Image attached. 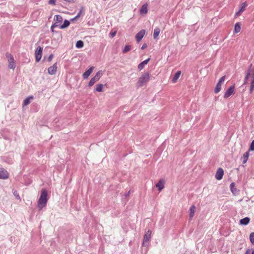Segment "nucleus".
<instances>
[{
	"label": "nucleus",
	"instance_id": "1",
	"mask_svg": "<svg viewBox=\"0 0 254 254\" xmlns=\"http://www.w3.org/2000/svg\"><path fill=\"white\" fill-rule=\"evenodd\" d=\"M249 80L251 81L250 93L251 94L254 89V68L250 69L247 71L245 78V83H246Z\"/></svg>",
	"mask_w": 254,
	"mask_h": 254
},
{
	"label": "nucleus",
	"instance_id": "2",
	"mask_svg": "<svg viewBox=\"0 0 254 254\" xmlns=\"http://www.w3.org/2000/svg\"><path fill=\"white\" fill-rule=\"evenodd\" d=\"M48 192L45 189L41 191L40 196L38 201V207L39 210H41L47 204Z\"/></svg>",
	"mask_w": 254,
	"mask_h": 254
},
{
	"label": "nucleus",
	"instance_id": "3",
	"mask_svg": "<svg viewBox=\"0 0 254 254\" xmlns=\"http://www.w3.org/2000/svg\"><path fill=\"white\" fill-rule=\"evenodd\" d=\"M150 78V74L149 72H145L141 75L138 78V84L139 86H142L145 83H147Z\"/></svg>",
	"mask_w": 254,
	"mask_h": 254
},
{
	"label": "nucleus",
	"instance_id": "4",
	"mask_svg": "<svg viewBox=\"0 0 254 254\" xmlns=\"http://www.w3.org/2000/svg\"><path fill=\"white\" fill-rule=\"evenodd\" d=\"M6 58L8 62L9 68L14 70L15 68V63L14 62V60L13 56L10 54H7L6 55Z\"/></svg>",
	"mask_w": 254,
	"mask_h": 254
},
{
	"label": "nucleus",
	"instance_id": "5",
	"mask_svg": "<svg viewBox=\"0 0 254 254\" xmlns=\"http://www.w3.org/2000/svg\"><path fill=\"white\" fill-rule=\"evenodd\" d=\"M42 51L43 48L39 46L37 48V49L35 50V59L36 62H39L40 60L42 58Z\"/></svg>",
	"mask_w": 254,
	"mask_h": 254
},
{
	"label": "nucleus",
	"instance_id": "6",
	"mask_svg": "<svg viewBox=\"0 0 254 254\" xmlns=\"http://www.w3.org/2000/svg\"><path fill=\"white\" fill-rule=\"evenodd\" d=\"M247 6H248V3L246 2H244L242 3L240 5L239 10L237 12H236L235 14V16L238 17V16H240V15H241L242 12L245 10Z\"/></svg>",
	"mask_w": 254,
	"mask_h": 254
},
{
	"label": "nucleus",
	"instance_id": "7",
	"mask_svg": "<svg viewBox=\"0 0 254 254\" xmlns=\"http://www.w3.org/2000/svg\"><path fill=\"white\" fill-rule=\"evenodd\" d=\"M151 231L150 230H148L146 232L143 238V242L142 243V246L145 247L146 243L149 242L151 239Z\"/></svg>",
	"mask_w": 254,
	"mask_h": 254
},
{
	"label": "nucleus",
	"instance_id": "8",
	"mask_svg": "<svg viewBox=\"0 0 254 254\" xmlns=\"http://www.w3.org/2000/svg\"><path fill=\"white\" fill-rule=\"evenodd\" d=\"M234 90H235V86L234 85L231 86L225 92L224 95V98H229L230 96H231L232 94H233L234 93Z\"/></svg>",
	"mask_w": 254,
	"mask_h": 254
},
{
	"label": "nucleus",
	"instance_id": "9",
	"mask_svg": "<svg viewBox=\"0 0 254 254\" xmlns=\"http://www.w3.org/2000/svg\"><path fill=\"white\" fill-rule=\"evenodd\" d=\"M145 33H146L145 30L144 29H142L136 34V35L135 36V38H136V40L137 42H139L141 40V39L144 36Z\"/></svg>",
	"mask_w": 254,
	"mask_h": 254
},
{
	"label": "nucleus",
	"instance_id": "10",
	"mask_svg": "<svg viewBox=\"0 0 254 254\" xmlns=\"http://www.w3.org/2000/svg\"><path fill=\"white\" fill-rule=\"evenodd\" d=\"M224 174L223 170L221 168H219L215 174V178L217 180H220L222 179Z\"/></svg>",
	"mask_w": 254,
	"mask_h": 254
},
{
	"label": "nucleus",
	"instance_id": "11",
	"mask_svg": "<svg viewBox=\"0 0 254 254\" xmlns=\"http://www.w3.org/2000/svg\"><path fill=\"white\" fill-rule=\"evenodd\" d=\"M8 177L7 172L2 168H0V179H5Z\"/></svg>",
	"mask_w": 254,
	"mask_h": 254
},
{
	"label": "nucleus",
	"instance_id": "12",
	"mask_svg": "<svg viewBox=\"0 0 254 254\" xmlns=\"http://www.w3.org/2000/svg\"><path fill=\"white\" fill-rule=\"evenodd\" d=\"M94 69V66L90 67L87 71L83 73L82 75L83 78L85 79H87L89 75L92 73Z\"/></svg>",
	"mask_w": 254,
	"mask_h": 254
},
{
	"label": "nucleus",
	"instance_id": "13",
	"mask_svg": "<svg viewBox=\"0 0 254 254\" xmlns=\"http://www.w3.org/2000/svg\"><path fill=\"white\" fill-rule=\"evenodd\" d=\"M57 69V64H54L52 66L49 67L48 69V72L49 74H54Z\"/></svg>",
	"mask_w": 254,
	"mask_h": 254
},
{
	"label": "nucleus",
	"instance_id": "14",
	"mask_svg": "<svg viewBox=\"0 0 254 254\" xmlns=\"http://www.w3.org/2000/svg\"><path fill=\"white\" fill-rule=\"evenodd\" d=\"M150 59L148 58L147 60H145V61H143L141 63H140L138 65V69L139 70H142L144 67V65L147 64L148 63V62L150 61Z\"/></svg>",
	"mask_w": 254,
	"mask_h": 254
},
{
	"label": "nucleus",
	"instance_id": "15",
	"mask_svg": "<svg viewBox=\"0 0 254 254\" xmlns=\"http://www.w3.org/2000/svg\"><path fill=\"white\" fill-rule=\"evenodd\" d=\"M230 188L232 192L234 194L236 195L238 193L239 190L236 188L235 183H232L230 184Z\"/></svg>",
	"mask_w": 254,
	"mask_h": 254
},
{
	"label": "nucleus",
	"instance_id": "16",
	"mask_svg": "<svg viewBox=\"0 0 254 254\" xmlns=\"http://www.w3.org/2000/svg\"><path fill=\"white\" fill-rule=\"evenodd\" d=\"M250 221V219L249 217H247L241 219L240 220V224L241 225H246L249 223Z\"/></svg>",
	"mask_w": 254,
	"mask_h": 254
},
{
	"label": "nucleus",
	"instance_id": "17",
	"mask_svg": "<svg viewBox=\"0 0 254 254\" xmlns=\"http://www.w3.org/2000/svg\"><path fill=\"white\" fill-rule=\"evenodd\" d=\"M181 74V71H178L174 76L173 78H172V81L173 83H176L179 78L180 77V75Z\"/></svg>",
	"mask_w": 254,
	"mask_h": 254
},
{
	"label": "nucleus",
	"instance_id": "18",
	"mask_svg": "<svg viewBox=\"0 0 254 254\" xmlns=\"http://www.w3.org/2000/svg\"><path fill=\"white\" fill-rule=\"evenodd\" d=\"M156 187L158 188L159 191H161L164 187V181L162 180H160L156 185Z\"/></svg>",
	"mask_w": 254,
	"mask_h": 254
},
{
	"label": "nucleus",
	"instance_id": "19",
	"mask_svg": "<svg viewBox=\"0 0 254 254\" xmlns=\"http://www.w3.org/2000/svg\"><path fill=\"white\" fill-rule=\"evenodd\" d=\"M241 23L240 22H237L235 25V28L234 30V32L235 33H238L241 31Z\"/></svg>",
	"mask_w": 254,
	"mask_h": 254
},
{
	"label": "nucleus",
	"instance_id": "20",
	"mask_svg": "<svg viewBox=\"0 0 254 254\" xmlns=\"http://www.w3.org/2000/svg\"><path fill=\"white\" fill-rule=\"evenodd\" d=\"M148 9H147V4H143L140 10V12L141 14H145L147 13Z\"/></svg>",
	"mask_w": 254,
	"mask_h": 254
},
{
	"label": "nucleus",
	"instance_id": "21",
	"mask_svg": "<svg viewBox=\"0 0 254 254\" xmlns=\"http://www.w3.org/2000/svg\"><path fill=\"white\" fill-rule=\"evenodd\" d=\"M54 20L56 21L55 23H57L58 25L59 23H61L63 21V18L62 16L60 15H56L54 17Z\"/></svg>",
	"mask_w": 254,
	"mask_h": 254
},
{
	"label": "nucleus",
	"instance_id": "22",
	"mask_svg": "<svg viewBox=\"0 0 254 254\" xmlns=\"http://www.w3.org/2000/svg\"><path fill=\"white\" fill-rule=\"evenodd\" d=\"M195 209H196V208L194 205H192L190 207V219H192V218L193 217V216L194 215Z\"/></svg>",
	"mask_w": 254,
	"mask_h": 254
},
{
	"label": "nucleus",
	"instance_id": "23",
	"mask_svg": "<svg viewBox=\"0 0 254 254\" xmlns=\"http://www.w3.org/2000/svg\"><path fill=\"white\" fill-rule=\"evenodd\" d=\"M160 29L159 28L156 27L155 28V29L154 30V33H153L154 39H157L158 36H159V35L160 34Z\"/></svg>",
	"mask_w": 254,
	"mask_h": 254
},
{
	"label": "nucleus",
	"instance_id": "24",
	"mask_svg": "<svg viewBox=\"0 0 254 254\" xmlns=\"http://www.w3.org/2000/svg\"><path fill=\"white\" fill-rule=\"evenodd\" d=\"M98 80H99L97 78H96L95 76H94L89 81V82L88 83V86L89 87H91L95 84V82H96Z\"/></svg>",
	"mask_w": 254,
	"mask_h": 254
},
{
	"label": "nucleus",
	"instance_id": "25",
	"mask_svg": "<svg viewBox=\"0 0 254 254\" xmlns=\"http://www.w3.org/2000/svg\"><path fill=\"white\" fill-rule=\"evenodd\" d=\"M33 99V96H29L28 98H27L26 99H25L23 101V105L24 106L28 105L31 102V100H32Z\"/></svg>",
	"mask_w": 254,
	"mask_h": 254
},
{
	"label": "nucleus",
	"instance_id": "26",
	"mask_svg": "<svg viewBox=\"0 0 254 254\" xmlns=\"http://www.w3.org/2000/svg\"><path fill=\"white\" fill-rule=\"evenodd\" d=\"M103 89V85L102 84H98L96 85L95 91L97 92H102Z\"/></svg>",
	"mask_w": 254,
	"mask_h": 254
},
{
	"label": "nucleus",
	"instance_id": "27",
	"mask_svg": "<svg viewBox=\"0 0 254 254\" xmlns=\"http://www.w3.org/2000/svg\"><path fill=\"white\" fill-rule=\"evenodd\" d=\"M70 24V22L67 20L64 21V24L60 26L61 29H64L67 27Z\"/></svg>",
	"mask_w": 254,
	"mask_h": 254
},
{
	"label": "nucleus",
	"instance_id": "28",
	"mask_svg": "<svg viewBox=\"0 0 254 254\" xmlns=\"http://www.w3.org/2000/svg\"><path fill=\"white\" fill-rule=\"evenodd\" d=\"M103 71L102 70H99L96 73L94 76L98 80H99L101 76L103 75Z\"/></svg>",
	"mask_w": 254,
	"mask_h": 254
},
{
	"label": "nucleus",
	"instance_id": "29",
	"mask_svg": "<svg viewBox=\"0 0 254 254\" xmlns=\"http://www.w3.org/2000/svg\"><path fill=\"white\" fill-rule=\"evenodd\" d=\"M84 46V44L82 41H78L76 43V47L77 48H82Z\"/></svg>",
	"mask_w": 254,
	"mask_h": 254
},
{
	"label": "nucleus",
	"instance_id": "30",
	"mask_svg": "<svg viewBox=\"0 0 254 254\" xmlns=\"http://www.w3.org/2000/svg\"><path fill=\"white\" fill-rule=\"evenodd\" d=\"M131 50V46L129 45H126L124 50H123V53H126L127 52Z\"/></svg>",
	"mask_w": 254,
	"mask_h": 254
},
{
	"label": "nucleus",
	"instance_id": "31",
	"mask_svg": "<svg viewBox=\"0 0 254 254\" xmlns=\"http://www.w3.org/2000/svg\"><path fill=\"white\" fill-rule=\"evenodd\" d=\"M221 90V86L218 85V84H216V86L215 88V89H214V92L215 93H218V92H219Z\"/></svg>",
	"mask_w": 254,
	"mask_h": 254
},
{
	"label": "nucleus",
	"instance_id": "32",
	"mask_svg": "<svg viewBox=\"0 0 254 254\" xmlns=\"http://www.w3.org/2000/svg\"><path fill=\"white\" fill-rule=\"evenodd\" d=\"M250 240L252 244L254 245V232H252L250 234Z\"/></svg>",
	"mask_w": 254,
	"mask_h": 254
},
{
	"label": "nucleus",
	"instance_id": "33",
	"mask_svg": "<svg viewBox=\"0 0 254 254\" xmlns=\"http://www.w3.org/2000/svg\"><path fill=\"white\" fill-rule=\"evenodd\" d=\"M225 76H223L221 77L220 78V79H219V80L218 81V82L217 83V84L221 86L222 85V83L223 82H224V81L225 80Z\"/></svg>",
	"mask_w": 254,
	"mask_h": 254
},
{
	"label": "nucleus",
	"instance_id": "34",
	"mask_svg": "<svg viewBox=\"0 0 254 254\" xmlns=\"http://www.w3.org/2000/svg\"><path fill=\"white\" fill-rule=\"evenodd\" d=\"M225 76H223L221 77L220 78V79H219V80L218 81V82L217 83V84L221 86L222 85V83L223 82H224V81L225 80Z\"/></svg>",
	"mask_w": 254,
	"mask_h": 254
},
{
	"label": "nucleus",
	"instance_id": "35",
	"mask_svg": "<svg viewBox=\"0 0 254 254\" xmlns=\"http://www.w3.org/2000/svg\"><path fill=\"white\" fill-rule=\"evenodd\" d=\"M251 150H250V149L249 150V151H247L246 152H245L244 155H243V157L244 159H248L249 156V153H250V152Z\"/></svg>",
	"mask_w": 254,
	"mask_h": 254
},
{
	"label": "nucleus",
	"instance_id": "36",
	"mask_svg": "<svg viewBox=\"0 0 254 254\" xmlns=\"http://www.w3.org/2000/svg\"><path fill=\"white\" fill-rule=\"evenodd\" d=\"M249 149H250V150H251V151L254 150V140H253L252 141V142H251Z\"/></svg>",
	"mask_w": 254,
	"mask_h": 254
},
{
	"label": "nucleus",
	"instance_id": "37",
	"mask_svg": "<svg viewBox=\"0 0 254 254\" xmlns=\"http://www.w3.org/2000/svg\"><path fill=\"white\" fill-rule=\"evenodd\" d=\"M48 3L51 5H55L56 4V0H49Z\"/></svg>",
	"mask_w": 254,
	"mask_h": 254
},
{
	"label": "nucleus",
	"instance_id": "38",
	"mask_svg": "<svg viewBox=\"0 0 254 254\" xmlns=\"http://www.w3.org/2000/svg\"><path fill=\"white\" fill-rule=\"evenodd\" d=\"M58 26V24H57V23H54L52 26H51V31L52 32H54V28L55 27H57Z\"/></svg>",
	"mask_w": 254,
	"mask_h": 254
},
{
	"label": "nucleus",
	"instance_id": "39",
	"mask_svg": "<svg viewBox=\"0 0 254 254\" xmlns=\"http://www.w3.org/2000/svg\"><path fill=\"white\" fill-rule=\"evenodd\" d=\"M116 31L110 33L111 37L112 38L114 37L116 35Z\"/></svg>",
	"mask_w": 254,
	"mask_h": 254
},
{
	"label": "nucleus",
	"instance_id": "40",
	"mask_svg": "<svg viewBox=\"0 0 254 254\" xmlns=\"http://www.w3.org/2000/svg\"><path fill=\"white\" fill-rule=\"evenodd\" d=\"M147 44H144L142 45V46L141 47V49H142V50H143V49H144L146 48H147Z\"/></svg>",
	"mask_w": 254,
	"mask_h": 254
},
{
	"label": "nucleus",
	"instance_id": "41",
	"mask_svg": "<svg viewBox=\"0 0 254 254\" xmlns=\"http://www.w3.org/2000/svg\"><path fill=\"white\" fill-rule=\"evenodd\" d=\"M53 58V55L51 54L48 58V60L49 61H51L52 60Z\"/></svg>",
	"mask_w": 254,
	"mask_h": 254
},
{
	"label": "nucleus",
	"instance_id": "42",
	"mask_svg": "<svg viewBox=\"0 0 254 254\" xmlns=\"http://www.w3.org/2000/svg\"><path fill=\"white\" fill-rule=\"evenodd\" d=\"M130 193V190H129L127 193L125 194V196L126 197H127L129 195Z\"/></svg>",
	"mask_w": 254,
	"mask_h": 254
},
{
	"label": "nucleus",
	"instance_id": "43",
	"mask_svg": "<svg viewBox=\"0 0 254 254\" xmlns=\"http://www.w3.org/2000/svg\"><path fill=\"white\" fill-rule=\"evenodd\" d=\"M250 250H248L246 251V252L245 254H250Z\"/></svg>",
	"mask_w": 254,
	"mask_h": 254
},
{
	"label": "nucleus",
	"instance_id": "44",
	"mask_svg": "<svg viewBox=\"0 0 254 254\" xmlns=\"http://www.w3.org/2000/svg\"><path fill=\"white\" fill-rule=\"evenodd\" d=\"M80 13H81V12H79V13H78V14L76 15V16L75 17V18H77V17H79V16H80Z\"/></svg>",
	"mask_w": 254,
	"mask_h": 254
},
{
	"label": "nucleus",
	"instance_id": "45",
	"mask_svg": "<svg viewBox=\"0 0 254 254\" xmlns=\"http://www.w3.org/2000/svg\"><path fill=\"white\" fill-rule=\"evenodd\" d=\"M64 1H67V2H72L74 0H64Z\"/></svg>",
	"mask_w": 254,
	"mask_h": 254
},
{
	"label": "nucleus",
	"instance_id": "46",
	"mask_svg": "<svg viewBox=\"0 0 254 254\" xmlns=\"http://www.w3.org/2000/svg\"><path fill=\"white\" fill-rule=\"evenodd\" d=\"M13 193L14 196H16V190H13Z\"/></svg>",
	"mask_w": 254,
	"mask_h": 254
},
{
	"label": "nucleus",
	"instance_id": "47",
	"mask_svg": "<svg viewBox=\"0 0 254 254\" xmlns=\"http://www.w3.org/2000/svg\"><path fill=\"white\" fill-rule=\"evenodd\" d=\"M248 160H243V164H245Z\"/></svg>",
	"mask_w": 254,
	"mask_h": 254
},
{
	"label": "nucleus",
	"instance_id": "48",
	"mask_svg": "<svg viewBox=\"0 0 254 254\" xmlns=\"http://www.w3.org/2000/svg\"><path fill=\"white\" fill-rule=\"evenodd\" d=\"M16 197H17V200L18 199H20V197L18 195H17Z\"/></svg>",
	"mask_w": 254,
	"mask_h": 254
},
{
	"label": "nucleus",
	"instance_id": "49",
	"mask_svg": "<svg viewBox=\"0 0 254 254\" xmlns=\"http://www.w3.org/2000/svg\"><path fill=\"white\" fill-rule=\"evenodd\" d=\"M252 254H254V250L252 251Z\"/></svg>",
	"mask_w": 254,
	"mask_h": 254
}]
</instances>
